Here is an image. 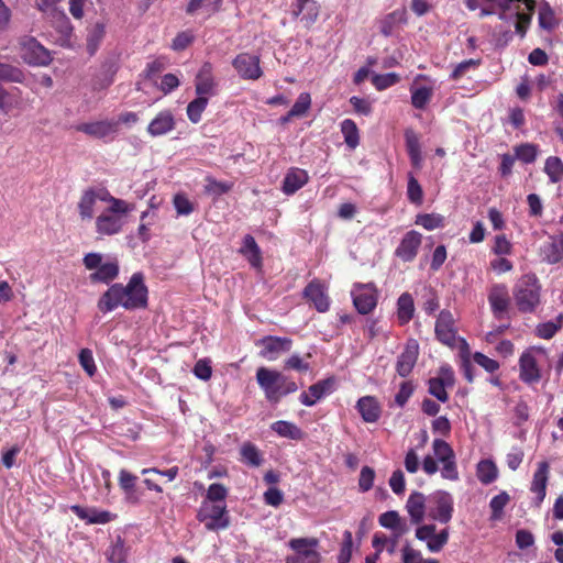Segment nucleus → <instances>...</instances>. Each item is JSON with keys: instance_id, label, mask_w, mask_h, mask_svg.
I'll return each instance as SVG.
<instances>
[{"instance_id": "nucleus-54", "label": "nucleus", "mask_w": 563, "mask_h": 563, "mask_svg": "<svg viewBox=\"0 0 563 563\" xmlns=\"http://www.w3.org/2000/svg\"><path fill=\"white\" fill-rule=\"evenodd\" d=\"M241 455L243 462L251 466H260L262 463V456L260 454V451L254 444L250 442L244 443L241 446Z\"/></svg>"}, {"instance_id": "nucleus-53", "label": "nucleus", "mask_w": 563, "mask_h": 563, "mask_svg": "<svg viewBox=\"0 0 563 563\" xmlns=\"http://www.w3.org/2000/svg\"><path fill=\"white\" fill-rule=\"evenodd\" d=\"M539 24L544 30H552L556 25L554 11L547 2L540 3Z\"/></svg>"}, {"instance_id": "nucleus-26", "label": "nucleus", "mask_w": 563, "mask_h": 563, "mask_svg": "<svg viewBox=\"0 0 563 563\" xmlns=\"http://www.w3.org/2000/svg\"><path fill=\"white\" fill-rule=\"evenodd\" d=\"M327 286L319 280H312L307 285L303 290V295L307 299H309L314 308L319 312H325L329 310L330 300L327 295Z\"/></svg>"}, {"instance_id": "nucleus-5", "label": "nucleus", "mask_w": 563, "mask_h": 563, "mask_svg": "<svg viewBox=\"0 0 563 563\" xmlns=\"http://www.w3.org/2000/svg\"><path fill=\"white\" fill-rule=\"evenodd\" d=\"M84 265L88 271H95L90 280L109 284L119 275V263L115 258L104 256L101 253L91 252L84 256Z\"/></svg>"}, {"instance_id": "nucleus-29", "label": "nucleus", "mask_w": 563, "mask_h": 563, "mask_svg": "<svg viewBox=\"0 0 563 563\" xmlns=\"http://www.w3.org/2000/svg\"><path fill=\"white\" fill-rule=\"evenodd\" d=\"M378 523L391 531L395 538H400L409 531L408 522L396 510L383 512L378 517Z\"/></svg>"}, {"instance_id": "nucleus-43", "label": "nucleus", "mask_w": 563, "mask_h": 563, "mask_svg": "<svg viewBox=\"0 0 563 563\" xmlns=\"http://www.w3.org/2000/svg\"><path fill=\"white\" fill-rule=\"evenodd\" d=\"M544 173L551 184H556L563 179V162L558 156H549L544 162Z\"/></svg>"}, {"instance_id": "nucleus-42", "label": "nucleus", "mask_w": 563, "mask_h": 563, "mask_svg": "<svg viewBox=\"0 0 563 563\" xmlns=\"http://www.w3.org/2000/svg\"><path fill=\"white\" fill-rule=\"evenodd\" d=\"M476 475L482 484H490L498 476V468L492 460H482L476 467Z\"/></svg>"}, {"instance_id": "nucleus-24", "label": "nucleus", "mask_w": 563, "mask_h": 563, "mask_svg": "<svg viewBox=\"0 0 563 563\" xmlns=\"http://www.w3.org/2000/svg\"><path fill=\"white\" fill-rule=\"evenodd\" d=\"M406 510L413 525H420L428 516V497L420 492H413L406 501Z\"/></svg>"}, {"instance_id": "nucleus-37", "label": "nucleus", "mask_w": 563, "mask_h": 563, "mask_svg": "<svg viewBox=\"0 0 563 563\" xmlns=\"http://www.w3.org/2000/svg\"><path fill=\"white\" fill-rule=\"evenodd\" d=\"M415 313L413 298L409 292H404L397 300V318L401 324L408 323Z\"/></svg>"}, {"instance_id": "nucleus-8", "label": "nucleus", "mask_w": 563, "mask_h": 563, "mask_svg": "<svg viewBox=\"0 0 563 563\" xmlns=\"http://www.w3.org/2000/svg\"><path fill=\"white\" fill-rule=\"evenodd\" d=\"M545 352L540 347H529L519 357V377L526 384H536L541 379V366Z\"/></svg>"}, {"instance_id": "nucleus-34", "label": "nucleus", "mask_w": 563, "mask_h": 563, "mask_svg": "<svg viewBox=\"0 0 563 563\" xmlns=\"http://www.w3.org/2000/svg\"><path fill=\"white\" fill-rule=\"evenodd\" d=\"M0 80L3 81H11V82H24V74L23 71L10 64L0 63ZM4 98H5V91L0 86V108H4Z\"/></svg>"}, {"instance_id": "nucleus-25", "label": "nucleus", "mask_w": 563, "mask_h": 563, "mask_svg": "<svg viewBox=\"0 0 563 563\" xmlns=\"http://www.w3.org/2000/svg\"><path fill=\"white\" fill-rule=\"evenodd\" d=\"M70 510L88 525H106L115 518V515L107 510H100L95 507H81L74 505Z\"/></svg>"}, {"instance_id": "nucleus-55", "label": "nucleus", "mask_w": 563, "mask_h": 563, "mask_svg": "<svg viewBox=\"0 0 563 563\" xmlns=\"http://www.w3.org/2000/svg\"><path fill=\"white\" fill-rule=\"evenodd\" d=\"M509 495L506 492H503L495 497L492 498L489 503V507L492 509V519H499L504 508L509 503Z\"/></svg>"}, {"instance_id": "nucleus-27", "label": "nucleus", "mask_w": 563, "mask_h": 563, "mask_svg": "<svg viewBox=\"0 0 563 563\" xmlns=\"http://www.w3.org/2000/svg\"><path fill=\"white\" fill-rule=\"evenodd\" d=\"M77 130L96 139L113 137L117 134V122L109 120L85 122L79 124Z\"/></svg>"}, {"instance_id": "nucleus-40", "label": "nucleus", "mask_w": 563, "mask_h": 563, "mask_svg": "<svg viewBox=\"0 0 563 563\" xmlns=\"http://www.w3.org/2000/svg\"><path fill=\"white\" fill-rule=\"evenodd\" d=\"M405 137H406V146H407V151H408L410 161L413 166L419 168L422 163L419 137L411 130L406 131Z\"/></svg>"}, {"instance_id": "nucleus-31", "label": "nucleus", "mask_w": 563, "mask_h": 563, "mask_svg": "<svg viewBox=\"0 0 563 563\" xmlns=\"http://www.w3.org/2000/svg\"><path fill=\"white\" fill-rule=\"evenodd\" d=\"M437 338L446 345L455 341L454 320L450 312L441 311L435 323Z\"/></svg>"}, {"instance_id": "nucleus-44", "label": "nucleus", "mask_w": 563, "mask_h": 563, "mask_svg": "<svg viewBox=\"0 0 563 563\" xmlns=\"http://www.w3.org/2000/svg\"><path fill=\"white\" fill-rule=\"evenodd\" d=\"M128 554L129 548L120 537L113 541L107 551V558L111 563H128Z\"/></svg>"}, {"instance_id": "nucleus-52", "label": "nucleus", "mask_w": 563, "mask_h": 563, "mask_svg": "<svg viewBox=\"0 0 563 563\" xmlns=\"http://www.w3.org/2000/svg\"><path fill=\"white\" fill-rule=\"evenodd\" d=\"M400 80V76L396 73H388V74H374L372 76V82L374 87L382 91L385 90L396 84H398Z\"/></svg>"}, {"instance_id": "nucleus-6", "label": "nucleus", "mask_w": 563, "mask_h": 563, "mask_svg": "<svg viewBox=\"0 0 563 563\" xmlns=\"http://www.w3.org/2000/svg\"><path fill=\"white\" fill-rule=\"evenodd\" d=\"M540 284L532 274L523 275L514 287V297L518 309L532 312L540 302Z\"/></svg>"}, {"instance_id": "nucleus-59", "label": "nucleus", "mask_w": 563, "mask_h": 563, "mask_svg": "<svg viewBox=\"0 0 563 563\" xmlns=\"http://www.w3.org/2000/svg\"><path fill=\"white\" fill-rule=\"evenodd\" d=\"M375 479V471L369 466H363L358 478V488L365 493L372 489Z\"/></svg>"}, {"instance_id": "nucleus-58", "label": "nucleus", "mask_w": 563, "mask_h": 563, "mask_svg": "<svg viewBox=\"0 0 563 563\" xmlns=\"http://www.w3.org/2000/svg\"><path fill=\"white\" fill-rule=\"evenodd\" d=\"M311 106V97L308 92H301L292 108L290 109V115L302 117L307 113Z\"/></svg>"}, {"instance_id": "nucleus-10", "label": "nucleus", "mask_w": 563, "mask_h": 563, "mask_svg": "<svg viewBox=\"0 0 563 563\" xmlns=\"http://www.w3.org/2000/svg\"><path fill=\"white\" fill-rule=\"evenodd\" d=\"M197 518L210 531L224 530L230 525L227 507L224 504H212L203 501L199 508Z\"/></svg>"}, {"instance_id": "nucleus-21", "label": "nucleus", "mask_w": 563, "mask_h": 563, "mask_svg": "<svg viewBox=\"0 0 563 563\" xmlns=\"http://www.w3.org/2000/svg\"><path fill=\"white\" fill-rule=\"evenodd\" d=\"M422 242V235L415 230L407 232L395 250V255L404 262H411L418 254Z\"/></svg>"}, {"instance_id": "nucleus-12", "label": "nucleus", "mask_w": 563, "mask_h": 563, "mask_svg": "<svg viewBox=\"0 0 563 563\" xmlns=\"http://www.w3.org/2000/svg\"><path fill=\"white\" fill-rule=\"evenodd\" d=\"M415 537L426 543L427 549L431 553L440 552L449 541V529H442L437 532V527L433 523L418 525Z\"/></svg>"}, {"instance_id": "nucleus-60", "label": "nucleus", "mask_w": 563, "mask_h": 563, "mask_svg": "<svg viewBox=\"0 0 563 563\" xmlns=\"http://www.w3.org/2000/svg\"><path fill=\"white\" fill-rule=\"evenodd\" d=\"M408 199L413 202L420 205L422 202L423 191L418 183V180L410 174L408 176V188H407Z\"/></svg>"}, {"instance_id": "nucleus-7", "label": "nucleus", "mask_w": 563, "mask_h": 563, "mask_svg": "<svg viewBox=\"0 0 563 563\" xmlns=\"http://www.w3.org/2000/svg\"><path fill=\"white\" fill-rule=\"evenodd\" d=\"M124 206L122 211H112L111 203L96 217L95 227L99 235H115L119 234L125 225L126 216L134 210V205L123 200Z\"/></svg>"}, {"instance_id": "nucleus-61", "label": "nucleus", "mask_w": 563, "mask_h": 563, "mask_svg": "<svg viewBox=\"0 0 563 563\" xmlns=\"http://www.w3.org/2000/svg\"><path fill=\"white\" fill-rule=\"evenodd\" d=\"M343 537L344 540L338 555V563H349L352 556V533L350 531H345Z\"/></svg>"}, {"instance_id": "nucleus-16", "label": "nucleus", "mask_w": 563, "mask_h": 563, "mask_svg": "<svg viewBox=\"0 0 563 563\" xmlns=\"http://www.w3.org/2000/svg\"><path fill=\"white\" fill-rule=\"evenodd\" d=\"M488 303L495 318H504L510 307L509 289L505 284H495L488 290Z\"/></svg>"}, {"instance_id": "nucleus-38", "label": "nucleus", "mask_w": 563, "mask_h": 563, "mask_svg": "<svg viewBox=\"0 0 563 563\" xmlns=\"http://www.w3.org/2000/svg\"><path fill=\"white\" fill-rule=\"evenodd\" d=\"M543 258L549 264H556L563 260V234L553 239L542 249Z\"/></svg>"}, {"instance_id": "nucleus-63", "label": "nucleus", "mask_w": 563, "mask_h": 563, "mask_svg": "<svg viewBox=\"0 0 563 563\" xmlns=\"http://www.w3.org/2000/svg\"><path fill=\"white\" fill-rule=\"evenodd\" d=\"M493 252L498 256L510 255L512 252V244L506 235H497L494 241Z\"/></svg>"}, {"instance_id": "nucleus-46", "label": "nucleus", "mask_w": 563, "mask_h": 563, "mask_svg": "<svg viewBox=\"0 0 563 563\" xmlns=\"http://www.w3.org/2000/svg\"><path fill=\"white\" fill-rule=\"evenodd\" d=\"M539 154V147L532 143H522L515 147L516 159L521 161L525 164L533 163Z\"/></svg>"}, {"instance_id": "nucleus-32", "label": "nucleus", "mask_w": 563, "mask_h": 563, "mask_svg": "<svg viewBox=\"0 0 563 563\" xmlns=\"http://www.w3.org/2000/svg\"><path fill=\"white\" fill-rule=\"evenodd\" d=\"M308 173L301 168H290L283 181V191L292 195L308 183Z\"/></svg>"}, {"instance_id": "nucleus-51", "label": "nucleus", "mask_w": 563, "mask_h": 563, "mask_svg": "<svg viewBox=\"0 0 563 563\" xmlns=\"http://www.w3.org/2000/svg\"><path fill=\"white\" fill-rule=\"evenodd\" d=\"M173 206L176 210L177 216H189L195 209L196 205L189 197L184 192H177L173 198Z\"/></svg>"}, {"instance_id": "nucleus-3", "label": "nucleus", "mask_w": 563, "mask_h": 563, "mask_svg": "<svg viewBox=\"0 0 563 563\" xmlns=\"http://www.w3.org/2000/svg\"><path fill=\"white\" fill-rule=\"evenodd\" d=\"M256 382L271 402H278L284 396L295 393L297 384L280 372L267 367H258Z\"/></svg>"}, {"instance_id": "nucleus-22", "label": "nucleus", "mask_w": 563, "mask_h": 563, "mask_svg": "<svg viewBox=\"0 0 563 563\" xmlns=\"http://www.w3.org/2000/svg\"><path fill=\"white\" fill-rule=\"evenodd\" d=\"M550 466L545 461H541L537 464V468L533 473L530 490L534 494L536 505H540L547 495V486L549 482Z\"/></svg>"}, {"instance_id": "nucleus-48", "label": "nucleus", "mask_w": 563, "mask_h": 563, "mask_svg": "<svg viewBox=\"0 0 563 563\" xmlns=\"http://www.w3.org/2000/svg\"><path fill=\"white\" fill-rule=\"evenodd\" d=\"M209 99L206 97H197L190 101L187 106V117L190 122L198 123L201 120V115L208 106Z\"/></svg>"}, {"instance_id": "nucleus-23", "label": "nucleus", "mask_w": 563, "mask_h": 563, "mask_svg": "<svg viewBox=\"0 0 563 563\" xmlns=\"http://www.w3.org/2000/svg\"><path fill=\"white\" fill-rule=\"evenodd\" d=\"M335 385L334 378H327L311 385L308 390L302 391L299 396V400L302 405L311 407L317 404L325 395L333 391Z\"/></svg>"}, {"instance_id": "nucleus-56", "label": "nucleus", "mask_w": 563, "mask_h": 563, "mask_svg": "<svg viewBox=\"0 0 563 563\" xmlns=\"http://www.w3.org/2000/svg\"><path fill=\"white\" fill-rule=\"evenodd\" d=\"M78 360L87 375L92 377L97 372V366L91 350L82 349L79 352Z\"/></svg>"}, {"instance_id": "nucleus-18", "label": "nucleus", "mask_w": 563, "mask_h": 563, "mask_svg": "<svg viewBox=\"0 0 563 563\" xmlns=\"http://www.w3.org/2000/svg\"><path fill=\"white\" fill-rule=\"evenodd\" d=\"M351 295L355 308L362 314L371 312L376 306L377 294L372 284L355 285Z\"/></svg>"}, {"instance_id": "nucleus-9", "label": "nucleus", "mask_w": 563, "mask_h": 563, "mask_svg": "<svg viewBox=\"0 0 563 563\" xmlns=\"http://www.w3.org/2000/svg\"><path fill=\"white\" fill-rule=\"evenodd\" d=\"M288 547L294 551L287 556L285 563H321L322 555L319 552V540L317 538H294L289 540Z\"/></svg>"}, {"instance_id": "nucleus-15", "label": "nucleus", "mask_w": 563, "mask_h": 563, "mask_svg": "<svg viewBox=\"0 0 563 563\" xmlns=\"http://www.w3.org/2000/svg\"><path fill=\"white\" fill-rule=\"evenodd\" d=\"M455 384V377L449 365L440 367L438 376L429 379V393L439 401L445 402L449 399L446 388H452Z\"/></svg>"}, {"instance_id": "nucleus-45", "label": "nucleus", "mask_w": 563, "mask_h": 563, "mask_svg": "<svg viewBox=\"0 0 563 563\" xmlns=\"http://www.w3.org/2000/svg\"><path fill=\"white\" fill-rule=\"evenodd\" d=\"M341 132L344 141L350 148H355L360 143L358 129L355 122L351 119H345L341 122Z\"/></svg>"}, {"instance_id": "nucleus-57", "label": "nucleus", "mask_w": 563, "mask_h": 563, "mask_svg": "<svg viewBox=\"0 0 563 563\" xmlns=\"http://www.w3.org/2000/svg\"><path fill=\"white\" fill-rule=\"evenodd\" d=\"M561 325V318H559L556 321L543 322L537 327L536 333L539 338L549 340L554 336Z\"/></svg>"}, {"instance_id": "nucleus-49", "label": "nucleus", "mask_w": 563, "mask_h": 563, "mask_svg": "<svg viewBox=\"0 0 563 563\" xmlns=\"http://www.w3.org/2000/svg\"><path fill=\"white\" fill-rule=\"evenodd\" d=\"M233 187L231 181H220L213 177L206 178L205 192L213 197H219L229 192Z\"/></svg>"}, {"instance_id": "nucleus-39", "label": "nucleus", "mask_w": 563, "mask_h": 563, "mask_svg": "<svg viewBox=\"0 0 563 563\" xmlns=\"http://www.w3.org/2000/svg\"><path fill=\"white\" fill-rule=\"evenodd\" d=\"M407 22V13L405 10H396L387 14L379 22V30L385 36H390L397 24Z\"/></svg>"}, {"instance_id": "nucleus-19", "label": "nucleus", "mask_w": 563, "mask_h": 563, "mask_svg": "<svg viewBox=\"0 0 563 563\" xmlns=\"http://www.w3.org/2000/svg\"><path fill=\"white\" fill-rule=\"evenodd\" d=\"M256 344L262 346L260 355L271 362L276 361L283 353L291 349V340L288 338L266 336Z\"/></svg>"}, {"instance_id": "nucleus-4", "label": "nucleus", "mask_w": 563, "mask_h": 563, "mask_svg": "<svg viewBox=\"0 0 563 563\" xmlns=\"http://www.w3.org/2000/svg\"><path fill=\"white\" fill-rule=\"evenodd\" d=\"M111 203L112 211H122L123 199L113 197L106 188H88L82 191L77 202V210L81 221H91L97 211V202Z\"/></svg>"}, {"instance_id": "nucleus-20", "label": "nucleus", "mask_w": 563, "mask_h": 563, "mask_svg": "<svg viewBox=\"0 0 563 563\" xmlns=\"http://www.w3.org/2000/svg\"><path fill=\"white\" fill-rule=\"evenodd\" d=\"M218 84L212 74V66L209 63H205L196 75L195 90L197 97H206L209 99L217 95Z\"/></svg>"}, {"instance_id": "nucleus-47", "label": "nucleus", "mask_w": 563, "mask_h": 563, "mask_svg": "<svg viewBox=\"0 0 563 563\" xmlns=\"http://www.w3.org/2000/svg\"><path fill=\"white\" fill-rule=\"evenodd\" d=\"M415 223L432 231L444 227V217L438 213H421L416 217Z\"/></svg>"}, {"instance_id": "nucleus-28", "label": "nucleus", "mask_w": 563, "mask_h": 563, "mask_svg": "<svg viewBox=\"0 0 563 563\" xmlns=\"http://www.w3.org/2000/svg\"><path fill=\"white\" fill-rule=\"evenodd\" d=\"M419 354V344L416 340L411 339L406 343V346L402 353L399 355L397 361V372L400 376H408L418 358Z\"/></svg>"}, {"instance_id": "nucleus-62", "label": "nucleus", "mask_w": 563, "mask_h": 563, "mask_svg": "<svg viewBox=\"0 0 563 563\" xmlns=\"http://www.w3.org/2000/svg\"><path fill=\"white\" fill-rule=\"evenodd\" d=\"M228 496V489L222 484H211L207 490V499L216 504L217 501H223Z\"/></svg>"}, {"instance_id": "nucleus-36", "label": "nucleus", "mask_w": 563, "mask_h": 563, "mask_svg": "<svg viewBox=\"0 0 563 563\" xmlns=\"http://www.w3.org/2000/svg\"><path fill=\"white\" fill-rule=\"evenodd\" d=\"M271 429L279 437L290 440H302L305 433L295 423L286 420H278L272 423Z\"/></svg>"}, {"instance_id": "nucleus-64", "label": "nucleus", "mask_w": 563, "mask_h": 563, "mask_svg": "<svg viewBox=\"0 0 563 563\" xmlns=\"http://www.w3.org/2000/svg\"><path fill=\"white\" fill-rule=\"evenodd\" d=\"M423 556L419 550L413 549L409 543H406L401 549L402 563H421Z\"/></svg>"}, {"instance_id": "nucleus-2", "label": "nucleus", "mask_w": 563, "mask_h": 563, "mask_svg": "<svg viewBox=\"0 0 563 563\" xmlns=\"http://www.w3.org/2000/svg\"><path fill=\"white\" fill-rule=\"evenodd\" d=\"M432 455L422 460V470L427 475H433L439 471L441 464V476L444 479L455 482L460 478L456 456L452 446L442 439H434L432 442Z\"/></svg>"}, {"instance_id": "nucleus-13", "label": "nucleus", "mask_w": 563, "mask_h": 563, "mask_svg": "<svg viewBox=\"0 0 563 563\" xmlns=\"http://www.w3.org/2000/svg\"><path fill=\"white\" fill-rule=\"evenodd\" d=\"M411 104L416 109H424L434 91V80L426 75H417L410 86Z\"/></svg>"}, {"instance_id": "nucleus-11", "label": "nucleus", "mask_w": 563, "mask_h": 563, "mask_svg": "<svg viewBox=\"0 0 563 563\" xmlns=\"http://www.w3.org/2000/svg\"><path fill=\"white\" fill-rule=\"evenodd\" d=\"M453 515V497L445 490H435L428 496V517L448 523Z\"/></svg>"}, {"instance_id": "nucleus-1", "label": "nucleus", "mask_w": 563, "mask_h": 563, "mask_svg": "<svg viewBox=\"0 0 563 563\" xmlns=\"http://www.w3.org/2000/svg\"><path fill=\"white\" fill-rule=\"evenodd\" d=\"M148 290L142 273H134L128 284H113L98 300V309L108 313L122 307L126 310L147 307Z\"/></svg>"}, {"instance_id": "nucleus-33", "label": "nucleus", "mask_w": 563, "mask_h": 563, "mask_svg": "<svg viewBox=\"0 0 563 563\" xmlns=\"http://www.w3.org/2000/svg\"><path fill=\"white\" fill-rule=\"evenodd\" d=\"M356 408L365 422H376L380 417V407L372 396H364L357 400Z\"/></svg>"}, {"instance_id": "nucleus-35", "label": "nucleus", "mask_w": 563, "mask_h": 563, "mask_svg": "<svg viewBox=\"0 0 563 563\" xmlns=\"http://www.w3.org/2000/svg\"><path fill=\"white\" fill-rule=\"evenodd\" d=\"M240 253L249 261L251 266L255 268L262 267L261 249L252 235L244 236Z\"/></svg>"}, {"instance_id": "nucleus-17", "label": "nucleus", "mask_w": 563, "mask_h": 563, "mask_svg": "<svg viewBox=\"0 0 563 563\" xmlns=\"http://www.w3.org/2000/svg\"><path fill=\"white\" fill-rule=\"evenodd\" d=\"M232 65L243 79L256 80L263 75L260 57L256 55L241 53L232 60Z\"/></svg>"}, {"instance_id": "nucleus-14", "label": "nucleus", "mask_w": 563, "mask_h": 563, "mask_svg": "<svg viewBox=\"0 0 563 563\" xmlns=\"http://www.w3.org/2000/svg\"><path fill=\"white\" fill-rule=\"evenodd\" d=\"M21 57L32 66H46L51 63L49 52L35 38H25L21 43Z\"/></svg>"}, {"instance_id": "nucleus-41", "label": "nucleus", "mask_w": 563, "mask_h": 563, "mask_svg": "<svg viewBox=\"0 0 563 563\" xmlns=\"http://www.w3.org/2000/svg\"><path fill=\"white\" fill-rule=\"evenodd\" d=\"M319 11L320 7L314 0L298 8H294L292 13L296 16L301 15V21L305 23V25L311 26L317 21Z\"/></svg>"}, {"instance_id": "nucleus-30", "label": "nucleus", "mask_w": 563, "mask_h": 563, "mask_svg": "<svg viewBox=\"0 0 563 563\" xmlns=\"http://www.w3.org/2000/svg\"><path fill=\"white\" fill-rule=\"evenodd\" d=\"M175 129L172 111L163 110L148 123L147 133L154 137L165 135Z\"/></svg>"}, {"instance_id": "nucleus-50", "label": "nucleus", "mask_w": 563, "mask_h": 563, "mask_svg": "<svg viewBox=\"0 0 563 563\" xmlns=\"http://www.w3.org/2000/svg\"><path fill=\"white\" fill-rule=\"evenodd\" d=\"M104 34L106 26L103 23L97 22L90 27L87 36V48L90 54H93L97 51Z\"/></svg>"}]
</instances>
